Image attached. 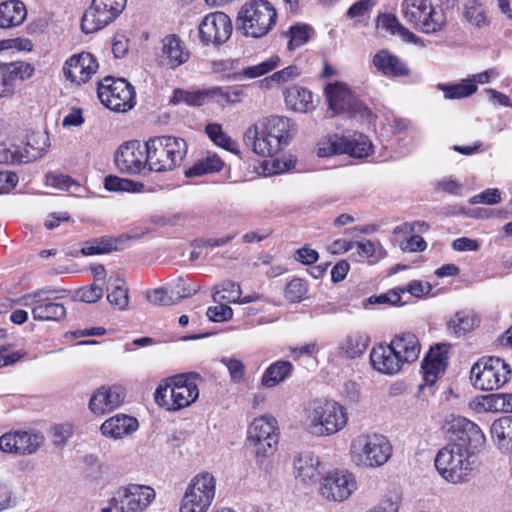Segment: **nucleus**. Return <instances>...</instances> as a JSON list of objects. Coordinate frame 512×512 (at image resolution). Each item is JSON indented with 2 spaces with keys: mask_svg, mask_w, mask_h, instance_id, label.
<instances>
[{
  "mask_svg": "<svg viewBox=\"0 0 512 512\" xmlns=\"http://www.w3.org/2000/svg\"><path fill=\"white\" fill-rule=\"evenodd\" d=\"M148 172H167L181 165L187 153V143L183 138L157 136L145 142Z\"/></svg>",
  "mask_w": 512,
  "mask_h": 512,
  "instance_id": "obj_1",
  "label": "nucleus"
},
{
  "mask_svg": "<svg viewBox=\"0 0 512 512\" xmlns=\"http://www.w3.org/2000/svg\"><path fill=\"white\" fill-rule=\"evenodd\" d=\"M345 408L333 400H314L306 410V425L316 435H332L345 427Z\"/></svg>",
  "mask_w": 512,
  "mask_h": 512,
  "instance_id": "obj_2",
  "label": "nucleus"
},
{
  "mask_svg": "<svg viewBox=\"0 0 512 512\" xmlns=\"http://www.w3.org/2000/svg\"><path fill=\"white\" fill-rule=\"evenodd\" d=\"M474 454L454 442H448L435 457V467L448 482L458 484L468 479L474 469Z\"/></svg>",
  "mask_w": 512,
  "mask_h": 512,
  "instance_id": "obj_3",
  "label": "nucleus"
},
{
  "mask_svg": "<svg viewBox=\"0 0 512 512\" xmlns=\"http://www.w3.org/2000/svg\"><path fill=\"white\" fill-rule=\"evenodd\" d=\"M350 454L358 467L378 468L390 459L392 447L383 435L363 434L352 440Z\"/></svg>",
  "mask_w": 512,
  "mask_h": 512,
  "instance_id": "obj_4",
  "label": "nucleus"
},
{
  "mask_svg": "<svg viewBox=\"0 0 512 512\" xmlns=\"http://www.w3.org/2000/svg\"><path fill=\"white\" fill-rule=\"evenodd\" d=\"M401 13L406 22L426 34L437 33L446 25L443 11L436 10L430 0H403Z\"/></svg>",
  "mask_w": 512,
  "mask_h": 512,
  "instance_id": "obj_5",
  "label": "nucleus"
},
{
  "mask_svg": "<svg viewBox=\"0 0 512 512\" xmlns=\"http://www.w3.org/2000/svg\"><path fill=\"white\" fill-rule=\"evenodd\" d=\"M277 13L265 0H256L243 6L238 13V21L244 35L260 38L275 25Z\"/></svg>",
  "mask_w": 512,
  "mask_h": 512,
  "instance_id": "obj_6",
  "label": "nucleus"
},
{
  "mask_svg": "<svg viewBox=\"0 0 512 512\" xmlns=\"http://www.w3.org/2000/svg\"><path fill=\"white\" fill-rule=\"evenodd\" d=\"M509 365L499 357L482 358L471 368V381L475 388L490 391L502 387L510 379Z\"/></svg>",
  "mask_w": 512,
  "mask_h": 512,
  "instance_id": "obj_7",
  "label": "nucleus"
},
{
  "mask_svg": "<svg viewBox=\"0 0 512 512\" xmlns=\"http://www.w3.org/2000/svg\"><path fill=\"white\" fill-rule=\"evenodd\" d=\"M97 95L105 107L115 112H126L135 105L134 87L122 78L105 77L98 83Z\"/></svg>",
  "mask_w": 512,
  "mask_h": 512,
  "instance_id": "obj_8",
  "label": "nucleus"
},
{
  "mask_svg": "<svg viewBox=\"0 0 512 512\" xmlns=\"http://www.w3.org/2000/svg\"><path fill=\"white\" fill-rule=\"evenodd\" d=\"M247 441L255 448L256 456L273 454L279 441L276 419L269 415L255 418L248 428Z\"/></svg>",
  "mask_w": 512,
  "mask_h": 512,
  "instance_id": "obj_9",
  "label": "nucleus"
},
{
  "mask_svg": "<svg viewBox=\"0 0 512 512\" xmlns=\"http://www.w3.org/2000/svg\"><path fill=\"white\" fill-rule=\"evenodd\" d=\"M127 0H93L81 21V29L90 34L113 22L123 11Z\"/></svg>",
  "mask_w": 512,
  "mask_h": 512,
  "instance_id": "obj_10",
  "label": "nucleus"
},
{
  "mask_svg": "<svg viewBox=\"0 0 512 512\" xmlns=\"http://www.w3.org/2000/svg\"><path fill=\"white\" fill-rule=\"evenodd\" d=\"M55 289L45 287L23 297L24 306L31 307L35 321H60L66 316V308L52 297Z\"/></svg>",
  "mask_w": 512,
  "mask_h": 512,
  "instance_id": "obj_11",
  "label": "nucleus"
},
{
  "mask_svg": "<svg viewBox=\"0 0 512 512\" xmlns=\"http://www.w3.org/2000/svg\"><path fill=\"white\" fill-rule=\"evenodd\" d=\"M446 431L449 442H454L473 453L485 442V436L479 426L462 416L452 415L446 422Z\"/></svg>",
  "mask_w": 512,
  "mask_h": 512,
  "instance_id": "obj_12",
  "label": "nucleus"
},
{
  "mask_svg": "<svg viewBox=\"0 0 512 512\" xmlns=\"http://www.w3.org/2000/svg\"><path fill=\"white\" fill-rule=\"evenodd\" d=\"M115 165L119 171L127 174H147L148 163L145 146L137 140L122 144L114 155Z\"/></svg>",
  "mask_w": 512,
  "mask_h": 512,
  "instance_id": "obj_13",
  "label": "nucleus"
},
{
  "mask_svg": "<svg viewBox=\"0 0 512 512\" xmlns=\"http://www.w3.org/2000/svg\"><path fill=\"white\" fill-rule=\"evenodd\" d=\"M372 152V143L364 135H359L353 140L335 135L327 143H323L317 149L319 157H329L335 154H350L355 158L368 156Z\"/></svg>",
  "mask_w": 512,
  "mask_h": 512,
  "instance_id": "obj_14",
  "label": "nucleus"
},
{
  "mask_svg": "<svg viewBox=\"0 0 512 512\" xmlns=\"http://www.w3.org/2000/svg\"><path fill=\"white\" fill-rule=\"evenodd\" d=\"M155 496V491L150 486L129 484L117 490L115 501L122 512H142Z\"/></svg>",
  "mask_w": 512,
  "mask_h": 512,
  "instance_id": "obj_15",
  "label": "nucleus"
},
{
  "mask_svg": "<svg viewBox=\"0 0 512 512\" xmlns=\"http://www.w3.org/2000/svg\"><path fill=\"white\" fill-rule=\"evenodd\" d=\"M199 378L196 373L181 374L170 378L169 411L185 408L195 402L199 396V389L195 380Z\"/></svg>",
  "mask_w": 512,
  "mask_h": 512,
  "instance_id": "obj_16",
  "label": "nucleus"
},
{
  "mask_svg": "<svg viewBox=\"0 0 512 512\" xmlns=\"http://www.w3.org/2000/svg\"><path fill=\"white\" fill-rule=\"evenodd\" d=\"M356 489V480L352 473L334 470L322 479L320 493L327 500L344 501Z\"/></svg>",
  "mask_w": 512,
  "mask_h": 512,
  "instance_id": "obj_17",
  "label": "nucleus"
},
{
  "mask_svg": "<svg viewBox=\"0 0 512 512\" xmlns=\"http://www.w3.org/2000/svg\"><path fill=\"white\" fill-rule=\"evenodd\" d=\"M232 22L223 12L210 13L204 17L199 27L201 41L204 44L221 45L232 33Z\"/></svg>",
  "mask_w": 512,
  "mask_h": 512,
  "instance_id": "obj_18",
  "label": "nucleus"
},
{
  "mask_svg": "<svg viewBox=\"0 0 512 512\" xmlns=\"http://www.w3.org/2000/svg\"><path fill=\"white\" fill-rule=\"evenodd\" d=\"M326 98L332 115L338 113L355 114L367 109L349 90L347 85L341 82L329 84L325 88Z\"/></svg>",
  "mask_w": 512,
  "mask_h": 512,
  "instance_id": "obj_19",
  "label": "nucleus"
},
{
  "mask_svg": "<svg viewBox=\"0 0 512 512\" xmlns=\"http://www.w3.org/2000/svg\"><path fill=\"white\" fill-rule=\"evenodd\" d=\"M43 440L44 437L38 433L26 431L8 432L0 437V450L5 453L30 455L39 449Z\"/></svg>",
  "mask_w": 512,
  "mask_h": 512,
  "instance_id": "obj_20",
  "label": "nucleus"
},
{
  "mask_svg": "<svg viewBox=\"0 0 512 512\" xmlns=\"http://www.w3.org/2000/svg\"><path fill=\"white\" fill-rule=\"evenodd\" d=\"M125 399V390L120 385H102L92 395L89 410L95 415H104L118 408Z\"/></svg>",
  "mask_w": 512,
  "mask_h": 512,
  "instance_id": "obj_21",
  "label": "nucleus"
},
{
  "mask_svg": "<svg viewBox=\"0 0 512 512\" xmlns=\"http://www.w3.org/2000/svg\"><path fill=\"white\" fill-rule=\"evenodd\" d=\"M450 345L438 343L431 347L422 361L423 378L427 384H434L448 366Z\"/></svg>",
  "mask_w": 512,
  "mask_h": 512,
  "instance_id": "obj_22",
  "label": "nucleus"
},
{
  "mask_svg": "<svg viewBox=\"0 0 512 512\" xmlns=\"http://www.w3.org/2000/svg\"><path fill=\"white\" fill-rule=\"evenodd\" d=\"M98 67V63L91 53L81 52L66 60L64 75L71 82L85 83L97 72Z\"/></svg>",
  "mask_w": 512,
  "mask_h": 512,
  "instance_id": "obj_23",
  "label": "nucleus"
},
{
  "mask_svg": "<svg viewBox=\"0 0 512 512\" xmlns=\"http://www.w3.org/2000/svg\"><path fill=\"white\" fill-rule=\"evenodd\" d=\"M48 148V135L42 132H33L27 136L26 143L21 149L18 146L9 145L13 160L9 163H28L41 158Z\"/></svg>",
  "mask_w": 512,
  "mask_h": 512,
  "instance_id": "obj_24",
  "label": "nucleus"
},
{
  "mask_svg": "<svg viewBox=\"0 0 512 512\" xmlns=\"http://www.w3.org/2000/svg\"><path fill=\"white\" fill-rule=\"evenodd\" d=\"M197 291L194 290L193 294ZM192 295L190 288L183 278H178L170 285L159 287L147 292V299L156 306H171L180 303L183 299Z\"/></svg>",
  "mask_w": 512,
  "mask_h": 512,
  "instance_id": "obj_25",
  "label": "nucleus"
},
{
  "mask_svg": "<svg viewBox=\"0 0 512 512\" xmlns=\"http://www.w3.org/2000/svg\"><path fill=\"white\" fill-rule=\"evenodd\" d=\"M323 467L318 456L312 452L298 454L293 461V473L299 482L304 485L316 484L322 475Z\"/></svg>",
  "mask_w": 512,
  "mask_h": 512,
  "instance_id": "obj_26",
  "label": "nucleus"
},
{
  "mask_svg": "<svg viewBox=\"0 0 512 512\" xmlns=\"http://www.w3.org/2000/svg\"><path fill=\"white\" fill-rule=\"evenodd\" d=\"M243 140L246 147L261 157H272L283 150L278 141L258 130L255 125L246 130Z\"/></svg>",
  "mask_w": 512,
  "mask_h": 512,
  "instance_id": "obj_27",
  "label": "nucleus"
},
{
  "mask_svg": "<svg viewBox=\"0 0 512 512\" xmlns=\"http://www.w3.org/2000/svg\"><path fill=\"white\" fill-rule=\"evenodd\" d=\"M159 57L163 65L174 69L188 61L189 52L177 35L170 34L165 36L161 41V53Z\"/></svg>",
  "mask_w": 512,
  "mask_h": 512,
  "instance_id": "obj_28",
  "label": "nucleus"
},
{
  "mask_svg": "<svg viewBox=\"0 0 512 512\" xmlns=\"http://www.w3.org/2000/svg\"><path fill=\"white\" fill-rule=\"evenodd\" d=\"M139 428V422L135 417L126 414H116L105 420L100 431L103 436L110 439H122Z\"/></svg>",
  "mask_w": 512,
  "mask_h": 512,
  "instance_id": "obj_29",
  "label": "nucleus"
},
{
  "mask_svg": "<svg viewBox=\"0 0 512 512\" xmlns=\"http://www.w3.org/2000/svg\"><path fill=\"white\" fill-rule=\"evenodd\" d=\"M257 129H261L265 134L270 136L274 141H278L279 145L284 149L291 138V122L284 116H271L264 118L254 124Z\"/></svg>",
  "mask_w": 512,
  "mask_h": 512,
  "instance_id": "obj_30",
  "label": "nucleus"
},
{
  "mask_svg": "<svg viewBox=\"0 0 512 512\" xmlns=\"http://www.w3.org/2000/svg\"><path fill=\"white\" fill-rule=\"evenodd\" d=\"M391 344L379 345L372 349L370 360L372 366L379 372L395 374L401 369L402 362L398 358Z\"/></svg>",
  "mask_w": 512,
  "mask_h": 512,
  "instance_id": "obj_31",
  "label": "nucleus"
},
{
  "mask_svg": "<svg viewBox=\"0 0 512 512\" xmlns=\"http://www.w3.org/2000/svg\"><path fill=\"white\" fill-rule=\"evenodd\" d=\"M373 65L379 72L388 77H405L410 74V69L406 63L385 49L374 55Z\"/></svg>",
  "mask_w": 512,
  "mask_h": 512,
  "instance_id": "obj_32",
  "label": "nucleus"
},
{
  "mask_svg": "<svg viewBox=\"0 0 512 512\" xmlns=\"http://www.w3.org/2000/svg\"><path fill=\"white\" fill-rule=\"evenodd\" d=\"M390 344L397 356H399L398 358H400L402 364L414 362L419 357L420 344L414 334L405 333L396 335Z\"/></svg>",
  "mask_w": 512,
  "mask_h": 512,
  "instance_id": "obj_33",
  "label": "nucleus"
},
{
  "mask_svg": "<svg viewBox=\"0 0 512 512\" xmlns=\"http://www.w3.org/2000/svg\"><path fill=\"white\" fill-rule=\"evenodd\" d=\"M284 98L287 107L296 112L308 113L316 107L312 93L298 85L286 88Z\"/></svg>",
  "mask_w": 512,
  "mask_h": 512,
  "instance_id": "obj_34",
  "label": "nucleus"
},
{
  "mask_svg": "<svg viewBox=\"0 0 512 512\" xmlns=\"http://www.w3.org/2000/svg\"><path fill=\"white\" fill-rule=\"evenodd\" d=\"M27 17L25 4L20 0H9L0 4V28L8 29L21 25Z\"/></svg>",
  "mask_w": 512,
  "mask_h": 512,
  "instance_id": "obj_35",
  "label": "nucleus"
},
{
  "mask_svg": "<svg viewBox=\"0 0 512 512\" xmlns=\"http://www.w3.org/2000/svg\"><path fill=\"white\" fill-rule=\"evenodd\" d=\"M477 325L476 315L469 310L456 312L447 322L448 330L458 337L473 330Z\"/></svg>",
  "mask_w": 512,
  "mask_h": 512,
  "instance_id": "obj_36",
  "label": "nucleus"
},
{
  "mask_svg": "<svg viewBox=\"0 0 512 512\" xmlns=\"http://www.w3.org/2000/svg\"><path fill=\"white\" fill-rule=\"evenodd\" d=\"M293 365L289 361H277L264 372L261 383L265 387H274L290 376Z\"/></svg>",
  "mask_w": 512,
  "mask_h": 512,
  "instance_id": "obj_37",
  "label": "nucleus"
},
{
  "mask_svg": "<svg viewBox=\"0 0 512 512\" xmlns=\"http://www.w3.org/2000/svg\"><path fill=\"white\" fill-rule=\"evenodd\" d=\"M34 74V67L24 61H15L10 63L0 62V76H6L14 85L20 80L29 79Z\"/></svg>",
  "mask_w": 512,
  "mask_h": 512,
  "instance_id": "obj_38",
  "label": "nucleus"
},
{
  "mask_svg": "<svg viewBox=\"0 0 512 512\" xmlns=\"http://www.w3.org/2000/svg\"><path fill=\"white\" fill-rule=\"evenodd\" d=\"M212 99L216 100L218 103H221V100L224 102H230L229 94L219 87H212L194 92L187 91V105L190 106H202Z\"/></svg>",
  "mask_w": 512,
  "mask_h": 512,
  "instance_id": "obj_39",
  "label": "nucleus"
},
{
  "mask_svg": "<svg viewBox=\"0 0 512 512\" xmlns=\"http://www.w3.org/2000/svg\"><path fill=\"white\" fill-rule=\"evenodd\" d=\"M215 479L210 473H201L193 477L188 488L196 493L197 497L206 498L211 505L215 496Z\"/></svg>",
  "mask_w": 512,
  "mask_h": 512,
  "instance_id": "obj_40",
  "label": "nucleus"
},
{
  "mask_svg": "<svg viewBox=\"0 0 512 512\" xmlns=\"http://www.w3.org/2000/svg\"><path fill=\"white\" fill-rule=\"evenodd\" d=\"M438 89L444 93L446 99L454 100L471 96L478 90V86L466 78L455 84H439Z\"/></svg>",
  "mask_w": 512,
  "mask_h": 512,
  "instance_id": "obj_41",
  "label": "nucleus"
},
{
  "mask_svg": "<svg viewBox=\"0 0 512 512\" xmlns=\"http://www.w3.org/2000/svg\"><path fill=\"white\" fill-rule=\"evenodd\" d=\"M492 437L498 440L502 447L512 449V416H505L495 420L491 426Z\"/></svg>",
  "mask_w": 512,
  "mask_h": 512,
  "instance_id": "obj_42",
  "label": "nucleus"
},
{
  "mask_svg": "<svg viewBox=\"0 0 512 512\" xmlns=\"http://www.w3.org/2000/svg\"><path fill=\"white\" fill-rule=\"evenodd\" d=\"M205 131L209 138L218 146L237 154V143L229 137L222 127L217 123H210L206 126Z\"/></svg>",
  "mask_w": 512,
  "mask_h": 512,
  "instance_id": "obj_43",
  "label": "nucleus"
},
{
  "mask_svg": "<svg viewBox=\"0 0 512 512\" xmlns=\"http://www.w3.org/2000/svg\"><path fill=\"white\" fill-rule=\"evenodd\" d=\"M289 36L288 49L294 50L307 43L314 35V29L307 24H297L287 32Z\"/></svg>",
  "mask_w": 512,
  "mask_h": 512,
  "instance_id": "obj_44",
  "label": "nucleus"
},
{
  "mask_svg": "<svg viewBox=\"0 0 512 512\" xmlns=\"http://www.w3.org/2000/svg\"><path fill=\"white\" fill-rule=\"evenodd\" d=\"M241 297V288L239 284L232 281H225L220 286L215 288L212 295L215 303L227 301L229 303H236Z\"/></svg>",
  "mask_w": 512,
  "mask_h": 512,
  "instance_id": "obj_45",
  "label": "nucleus"
},
{
  "mask_svg": "<svg viewBox=\"0 0 512 512\" xmlns=\"http://www.w3.org/2000/svg\"><path fill=\"white\" fill-rule=\"evenodd\" d=\"M104 187L114 192H140L143 190L144 185L140 182L109 175L104 180Z\"/></svg>",
  "mask_w": 512,
  "mask_h": 512,
  "instance_id": "obj_46",
  "label": "nucleus"
},
{
  "mask_svg": "<svg viewBox=\"0 0 512 512\" xmlns=\"http://www.w3.org/2000/svg\"><path fill=\"white\" fill-rule=\"evenodd\" d=\"M368 340L360 334L349 335L341 344V350L351 359L360 356L367 348Z\"/></svg>",
  "mask_w": 512,
  "mask_h": 512,
  "instance_id": "obj_47",
  "label": "nucleus"
},
{
  "mask_svg": "<svg viewBox=\"0 0 512 512\" xmlns=\"http://www.w3.org/2000/svg\"><path fill=\"white\" fill-rule=\"evenodd\" d=\"M210 507L207 499L197 497L196 493L187 487L179 512H207Z\"/></svg>",
  "mask_w": 512,
  "mask_h": 512,
  "instance_id": "obj_48",
  "label": "nucleus"
},
{
  "mask_svg": "<svg viewBox=\"0 0 512 512\" xmlns=\"http://www.w3.org/2000/svg\"><path fill=\"white\" fill-rule=\"evenodd\" d=\"M279 57L274 55L267 60L253 66L246 67L242 70V75L247 78H256L267 74L278 67Z\"/></svg>",
  "mask_w": 512,
  "mask_h": 512,
  "instance_id": "obj_49",
  "label": "nucleus"
},
{
  "mask_svg": "<svg viewBox=\"0 0 512 512\" xmlns=\"http://www.w3.org/2000/svg\"><path fill=\"white\" fill-rule=\"evenodd\" d=\"M108 301L118 307L120 310H124L128 305V290L125 288V282L122 279H115L114 289L107 295Z\"/></svg>",
  "mask_w": 512,
  "mask_h": 512,
  "instance_id": "obj_50",
  "label": "nucleus"
},
{
  "mask_svg": "<svg viewBox=\"0 0 512 512\" xmlns=\"http://www.w3.org/2000/svg\"><path fill=\"white\" fill-rule=\"evenodd\" d=\"M464 17L469 23L475 26H480L486 20L484 8L481 3L476 0L467 2L464 9Z\"/></svg>",
  "mask_w": 512,
  "mask_h": 512,
  "instance_id": "obj_51",
  "label": "nucleus"
},
{
  "mask_svg": "<svg viewBox=\"0 0 512 512\" xmlns=\"http://www.w3.org/2000/svg\"><path fill=\"white\" fill-rule=\"evenodd\" d=\"M114 249V243L109 239L94 240L86 242L80 250L83 256H92L109 253Z\"/></svg>",
  "mask_w": 512,
  "mask_h": 512,
  "instance_id": "obj_52",
  "label": "nucleus"
},
{
  "mask_svg": "<svg viewBox=\"0 0 512 512\" xmlns=\"http://www.w3.org/2000/svg\"><path fill=\"white\" fill-rule=\"evenodd\" d=\"M284 293L290 302H300L307 293V284L300 278L292 279L287 284Z\"/></svg>",
  "mask_w": 512,
  "mask_h": 512,
  "instance_id": "obj_53",
  "label": "nucleus"
},
{
  "mask_svg": "<svg viewBox=\"0 0 512 512\" xmlns=\"http://www.w3.org/2000/svg\"><path fill=\"white\" fill-rule=\"evenodd\" d=\"M103 292L102 284L94 281L91 286L79 289L76 292L75 297L81 302L94 303L103 296Z\"/></svg>",
  "mask_w": 512,
  "mask_h": 512,
  "instance_id": "obj_54",
  "label": "nucleus"
},
{
  "mask_svg": "<svg viewBox=\"0 0 512 512\" xmlns=\"http://www.w3.org/2000/svg\"><path fill=\"white\" fill-rule=\"evenodd\" d=\"M502 393H493L482 396L479 405L483 410L488 412H505L506 409L503 404Z\"/></svg>",
  "mask_w": 512,
  "mask_h": 512,
  "instance_id": "obj_55",
  "label": "nucleus"
},
{
  "mask_svg": "<svg viewBox=\"0 0 512 512\" xmlns=\"http://www.w3.org/2000/svg\"><path fill=\"white\" fill-rule=\"evenodd\" d=\"M218 305L209 307L206 315L209 320L213 322H224L228 321L233 317V310L223 302L217 303Z\"/></svg>",
  "mask_w": 512,
  "mask_h": 512,
  "instance_id": "obj_56",
  "label": "nucleus"
},
{
  "mask_svg": "<svg viewBox=\"0 0 512 512\" xmlns=\"http://www.w3.org/2000/svg\"><path fill=\"white\" fill-rule=\"evenodd\" d=\"M501 201V193L496 188L486 189L485 191L470 198V204H488L493 205Z\"/></svg>",
  "mask_w": 512,
  "mask_h": 512,
  "instance_id": "obj_57",
  "label": "nucleus"
},
{
  "mask_svg": "<svg viewBox=\"0 0 512 512\" xmlns=\"http://www.w3.org/2000/svg\"><path fill=\"white\" fill-rule=\"evenodd\" d=\"M221 362L227 367L233 382L238 383L242 381L245 373V366L240 360L234 358H223Z\"/></svg>",
  "mask_w": 512,
  "mask_h": 512,
  "instance_id": "obj_58",
  "label": "nucleus"
},
{
  "mask_svg": "<svg viewBox=\"0 0 512 512\" xmlns=\"http://www.w3.org/2000/svg\"><path fill=\"white\" fill-rule=\"evenodd\" d=\"M399 294L408 292L414 297H421L422 295H427L431 292L432 287L427 282H422L418 280H414L410 282L408 285L402 288H398Z\"/></svg>",
  "mask_w": 512,
  "mask_h": 512,
  "instance_id": "obj_59",
  "label": "nucleus"
},
{
  "mask_svg": "<svg viewBox=\"0 0 512 512\" xmlns=\"http://www.w3.org/2000/svg\"><path fill=\"white\" fill-rule=\"evenodd\" d=\"M375 3V0H359L348 9L347 16L349 18L362 17L372 9Z\"/></svg>",
  "mask_w": 512,
  "mask_h": 512,
  "instance_id": "obj_60",
  "label": "nucleus"
},
{
  "mask_svg": "<svg viewBox=\"0 0 512 512\" xmlns=\"http://www.w3.org/2000/svg\"><path fill=\"white\" fill-rule=\"evenodd\" d=\"M370 304H391V305H398L401 301V295L399 294V290H389L385 294H381L378 296H371L369 298Z\"/></svg>",
  "mask_w": 512,
  "mask_h": 512,
  "instance_id": "obj_61",
  "label": "nucleus"
},
{
  "mask_svg": "<svg viewBox=\"0 0 512 512\" xmlns=\"http://www.w3.org/2000/svg\"><path fill=\"white\" fill-rule=\"evenodd\" d=\"M378 25L391 34H396L402 24L393 14H382L378 17Z\"/></svg>",
  "mask_w": 512,
  "mask_h": 512,
  "instance_id": "obj_62",
  "label": "nucleus"
},
{
  "mask_svg": "<svg viewBox=\"0 0 512 512\" xmlns=\"http://www.w3.org/2000/svg\"><path fill=\"white\" fill-rule=\"evenodd\" d=\"M403 251L422 252L427 248L426 241L419 235H412L400 245Z\"/></svg>",
  "mask_w": 512,
  "mask_h": 512,
  "instance_id": "obj_63",
  "label": "nucleus"
},
{
  "mask_svg": "<svg viewBox=\"0 0 512 512\" xmlns=\"http://www.w3.org/2000/svg\"><path fill=\"white\" fill-rule=\"evenodd\" d=\"M71 434L69 427L57 425L51 431V441L57 447H63Z\"/></svg>",
  "mask_w": 512,
  "mask_h": 512,
  "instance_id": "obj_64",
  "label": "nucleus"
}]
</instances>
